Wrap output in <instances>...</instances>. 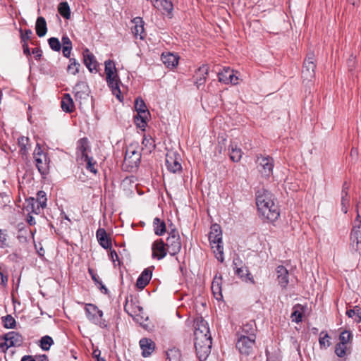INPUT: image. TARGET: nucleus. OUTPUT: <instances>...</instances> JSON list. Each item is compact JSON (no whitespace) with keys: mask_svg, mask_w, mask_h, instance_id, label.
<instances>
[{"mask_svg":"<svg viewBox=\"0 0 361 361\" xmlns=\"http://www.w3.org/2000/svg\"><path fill=\"white\" fill-rule=\"evenodd\" d=\"M274 195L269 191L262 189L256 194V204L260 216L269 221L278 219L280 212L277 204L274 202Z\"/></svg>","mask_w":361,"mask_h":361,"instance_id":"f257e3e1","label":"nucleus"},{"mask_svg":"<svg viewBox=\"0 0 361 361\" xmlns=\"http://www.w3.org/2000/svg\"><path fill=\"white\" fill-rule=\"evenodd\" d=\"M194 332L195 348L197 355L200 361L205 360L211 352L212 337L209 334V329L203 320L200 324H197Z\"/></svg>","mask_w":361,"mask_h":361,"instance_id":"f03ea898","label":"nucleus"},{"mask_svg":"<svg viewBox=\"0 0 361 361\" xmlns=\"http://www.w3.org/2000/svg\"><path fill=\"white\" fill-rule=\"evenodd\" d=\"M104 65L107 84L111 88L113 94L121 101V92L119 87L121 81L117 74L115 63L113 61L109 59L104 62Z\"/></svg>","mask_w":361,"mask_h":361,"instance_id":"7ed1b4c3","label":"nucleus"},{"mask_svg":"<svg viewBox=\"0 0 361 361\" xmlns=\"http://www.w3.org/2000/svg\"><path fill=\"white\" fill-rule=\"evenodd\" d=\"M209 240L213 249L216 258L221 262L224 260V247L222 243V231L221 226L214 224L211 226V231L209 234Z\"/></svg>","mask_w":361,"mask_h":361,"instance_id":"20e7f679","label":"nucleus"},{"mask_svg":"<svg viewBox=\"0 0 361 361\" xmlns=\"http://www.w3.org/2000/svg\"><path fill=\"white\" fill-rule=\"evenodd\" d=\"M87 319L95 325L104 329L107 327V322L103 318V312L94 304L88 303L85 307Z\"/></svg>","mask_w":361,"mask_h":361,"instance_id":"39448f33","label":"nucleus"},{"mask_svg":"<svg viewBox=\"0 0 361 361\" xmlns=\"http://www.w3.org/2000/svg\"><path fill=\"white\" fill-rule=\"evenodd\" d=\"M255 339L240 334L237 339L236 348L241 355L247 357L254 353L256 345Z\"/></svg>","mask_w":361,"mask_h":361,"instance_id":"423d86ee","label":"nucleus"},{"mask_svg":"<svg viewBox=\"0 0 361 361\" xmlns=\"http://www.w3.org/2000/svg\"><path fill=\"white\" fill-rule=\"evenodd\" d=\"M166 245L170 255L174 256L180 252L182 244L178 231L176 229H171L169 233Z\"/></svg>","mask_w":361,"mask_h":361,"instance_id":"0eeeda50","label":"nucleus"},{"mask_svg":"<svg viewBox=\"0 0 361 361\" xmlns=\"http://www.w3.org/2000/svg\"><path fill=\"white\" fill-rule=\"evenodd\" d=\"M315 56L313 52H309L303 62L302 71V77L307 80H311L315 75L316 68Z\"/></svg>","mask_w":361,"mask_h":361,"instance_id":"6e6552de","label":"nucleus"},{"mask_svg":"<svg viewBox=\"0 0 361 361\" xmlns=\"http://www.w3.org/2000/svg\"><path fill=\"white\" fill-rule=\"evenodd\" d=\"M34 158L39 172L42 175L48 173L50 160L47 154L42 152L40 147L35 149Z\"/></svg>","mask_w":361,"mask_h":361,"instance_id":"1a4fd4ad","label":"nucleus"},{"mask_svg":"<svg viewBox=\"0 0 361 361\" xmlns=\"http://www.w3.org/2000/svg\"><path fill=\"white\" fill-rule=\"evenodd\" d=\"M256 162L258 164V170L262 176L269 177L272 174L274 160L271 157L257 156Z\"/></svg>","mask_w":361,"mask_h":361,"instance_id":"9d476101","label":"nucleus"},{"mask_svg":"<svg viewBox=\"0 0 361 361\" xmlns=\"http://www.w3.org/2000/svg\"><path fill=\"white\" fill-rule=\"evenodd\" d=\"M166 247V245L162 239L155 240L152 245V258L158 260L164 258L169 252Z\"/></svg>","mask_w":361,"mask_h":361,"instance_id":"9b49d317","label":"nucleus"},{"mask_svg":"<svg viewBox=\"0 0 361 361\" xmlns=\"http://www.w3.org/2000/svg\"><path fill=\"white\" fill-rule=\"evenodd\" d=\"M180 157L175 152H169L166 155V166L167 169L172 173L180 171L182 166Z\"/></svg>","mask_w":361,"mask_h":361,"instance_id":"f8f14e48","label":"nucleus"},{"mask_svg":"<svg viewBox=\"0 0 361 361\" xmlns=\"http://www.w3.org/2000/svg\"><path fill=\"white\" fill-rule=\"evenodd\" d=\"M218 78L219 82L224 84H233L238 83V77L234 74V71L231 69L230 67H224L223 70L218 73Z\"/></svg>","mask_w":361,"mask_h":361,"instance_id":"ddd939ff","label":"nucleus"},{"mask_svg":"<svg viewBox=\"0 0 361 361\" xmlns=\"http://www.w3.org/2000/svg\"><path fill=\"white\" fill-rule=\"evenodd\" d=\"M1 339L4 341L6 349L10 347L20 346L22 343V336L15 331L6 334Z\"/></svg>","mask_w":361,"mask_h":361,"instance_id":"4468645a","label":"nucleus"},{"mask_svg":"<svg viewBox=\"0 0 361 361\" xmlns=\"http://www.w3.org/2000/svg\"><path fill=\"white\" fill-rule=\"evenodd\" d=\"M90 150L89 141L87 137H82L77 142L76 154L78 159L83 160L87 159L89 156L87 154Z\"/></svg>","mask_w":361,"mask_h":361,"instance_id":"2eb2a0df","label":"nucleus"},{"mask_svg":"<svg viewBox=\"0 0 361 361\" xmlns=\"http://www.w3.org/2000/svg\"><path fill=\"white\" fill-rule=\"evenodd\" d=\"M256 331L257 326L254 320H250L243 324L240 328V331H238L237 335L238 337H239L240 334H244L247 338H256Z\"/></svg>","mask_w":361,"mask_h":361,"instance_id":"dca6fc26","label":"nucleus"},{"mask_svg":"<svg viewBox=\"0 0 361 361\" xmlns=\"http://www.w3.org/2000/svg\"><path fill=\"white\" fill-rule=\"evenodd\" d=\"M154 267H150L144 269L137 279L136 286L138 289L142 290L149 283L152 276V270Z\"/></svg>","mask_w":361,"mask_h":361,"instance_id":"f3484780","label":"nucleus"},{"mask_svg":"<svg viewBox=\"0 0 361 361\" xmlns=\"http://www.w3.org/2000/svg\"><path fill=\"white\" fill-rule=\"evenodd\" d=\"M240 260L238 259H234L233 261V269L235 270V274L240 276L241 279H245V280L250 281L252 284H255V281L250 273L247 267H238V263Z\"/></svg>","mask_w":361,"mask_h":361,"instance_id":"a211bd4d","label":"nucleus"},{"mask_svg":"<svg viewBox=\"0 0 361 361\" xmlns=\"http://www.w3.org/2000/svg\"><path fill=\"white\" fill-rule=\"evenodd\" d=\"M142 350V355L144 357H149L155 349V343L148 338H142L139 342Z\"/></svg>","mask_w":361,"mask_h":361,"instance_id":"6ab92c4d","label":"nucleus"},{"mask_svg":"<svg viewBox=\"0 0 361 361\" xmlns=\"http://www.w3.org/2000/svg\"><path fill=\"white\" fill-rule=\"evenodd\" d=\"M83 61L90 72L97 71V61L94 54L88 49L83 51Z\"/></svg>","mask_w":361,"mask_h":361,"instance_id":"aec40b11","label":"nucleus"},{"mask_svg":"<svg viewBox=\"0 0 361 361\" xmlns=\"http://www.w3.org/2000/svg\"><path fill=\"white\" fill-rule=\"evenodd\" d=\"M350 248L353 252L361 251V229L351 230Z\"/></svg>","mask_w":361,"mask_h":361,"instance_id":"412c9836","label":"nucleus"},{"mask_svg":"<svg viewBox=\"0 0 361 361\" xmlns=\"http://www.w3.org/2000/svg\"><path fill=\"white\" fill-rule=\"evenodd\" d=\"M73 93L76 101L85 99L88 97V86L84 82H78L73 87Z\"/></svg>","mask_w":361,"mask_h":361,"instance_id":"4be33fe9","label":"nucleus"},{"mask_svg":"<svg viewBox=\"0 0 361 361\" xmlns=\"http://www.w3.org/2000/svg\"><path fill=\"white\" fill-rule=\"evenodd\" d=\"M133 25L131 27L132 33L135 37L144 39V21L142 18L136 17L132 20Z\"/></svg>","mask_w":361,"mask_h":361,"instance_id":"5701e85b","label":"nucleus"},{"mask_svg":"<svg viewBox=\"0 0 361 361\" xmlns=\"http://www.w3.org/2000/svg\"><path fill=\"white\" fill-rule=\"evenodd\" d=\"M161 61L168 68H173L177 66L178 63L179 57L173 54L171 52L168 53H163L161 54Z\"/></svg>","mask_w":361,"mask_h":361,"instance_id":"b1692460","label":"nucleus"},{"mask_svg":"<svg viewBox=\"0 0 361 361\" xmlns=\"http://www.w3.org/2000/svg\"><path fill=\"white\" fill-rule=\"evenodd\" d=\"M221 283H222V277L221 276H217L216 275L214 278L213 279L212 283V291L214 296V298L220 300L222 299L223 295L221 293Z\"/></svg>","mask_w":361,"mask_h":361,"instance_id":"393cba45","label":"nucleus"},{"mask_svg":"<svg viewBox=\"0 0 361 361\" xmlns=\"http://www.w3.org/2000/svg\"><path fill=\"white\" fill-rule=\"evenodd\" d=\"M277 281L282 288H286L288 281V271L283 266H279L276 268Z\"/></svg>","mask_w":361,"mask_h":361,"instance_id":"a878e982","label":"nucleus"},{"mask_svg":"<svg viewBox=\"0 0 361 361\" xmlns=\"http://www.w3.org/2000/svg\"><path fill=\"white\" fill-rule=\"evenodd\" d=\"M209 68L207 65H203L200 67L195 74L197 76L196 80L195 81V84L200 88V86L204 85L207 79V76L208 75Z\"/></svg>","mask_w":361,"mask_h":361,"instance_id":"bb28decb","label":"nucleus"},{"mask_svg":"<svg viewBox=\"0 0 361 361\" xmlns=\"http://www.w3.org/2000/svg\"><path fill=\"white\" fill-rule=\"evenodd\" d=\"M26 205H24V209H25L27 213H32L35 214H39L41 210L43 209L38 204L37 201H35V198L30 197L25 199Z\"/></svg>","mask_w":361,"mask_h":361,"instance_id":"cd10ccee","label":"nucleus"},{"mask_svg":"<svg viewBox=\"0 0 361 361\" xmlns=\"http://www.w3.org/2000/svg\"><path fill=\"white\" fill-rule=\"evenodd\" d=\"M97 238L100 245L104 249H108L111 247V241L107 236V233L104 228H99L97 231Z\"/></svg>","mask_w":361,"mask_h":361,"instance_id":"c85d7f7f","label":"nucleus"},{"mask_svg":"<svg viewBox=\"0 0 361 361\" xmlns=\"http://www.w3.org/2000/svg\"><path fill=\"white\" fill-rule=\"evenodd\" d=\"M61 106L63 111L71 113L74 111V103L69 94H65L61 102Z\"/></svg>","mask_w":361,"mask_h":361,"instance_id":"c756f323","label":"nucleus"},{"mask_svg":"<svg viewBox=\"0 0 361 361\" xmlns=\"http://www.w3.org/2000/svg\"><path fill=\"white\" fill-rule=\"evenodd\" d=\"M305 311V307L300 304H296L293 307V312L290 317L292 322L299 323L302 321V314Z\"/></svg>","mask_w":361,"mask_h":361,"instance_id":"7c9ffc66","label":"nucleus"},{"mask_svg":"<svg viewBox=\"0 0 361 361\" xmlns=\"http://www.w3.org/2000/svg\"><path fill=\"white\" fill-rule=\"evenodd\" d=\"M35 30L37 35L39 37H44L47 32V23L44 17L39 16L37 18L35 25Z\"/></svg>","mask_w":361,"mask_h":361,"instance_id":"2f4dec72","label":"nucleus"},{"mask_svg":"<svg viewBox=\"0 0 361 361\" xmlns=\"http://www.w3.org/2000/svg\"><path fill=\"white\" fill-rule=\"evenodd\" d=\"M153 227H154V233L159 236L163 235L166 231V226L165 222L164 221L161 220L158 217H156L154 219Z\"/></svg>","mask_w":361,"mask_h":361,"instance_id":"473e14b6","label":"nucleus"},{"mask_svg":"<svg viewBox=\"0 0 361 361\" xmlns=\"http://www.w3.org/2000/svg\"><path fill=\"white\" fill-rule=\"evenodd\" d=\"M228 152L230 159L234 162L239 161L243 155V152L241 149L238 147L236 145H234L231 144L228 147Z\"/></svg>","mask_w":361,"mask_h":361,"instance_id":"72a5a7b5","label":"nucleus"},{"mask_svg":"<svg viewBox=\"0 0 361 361\" xmlns=\"http://www.w3.org/2000/svg\"><path fill=\"white\" fill-rule=\"evenodd\" d=\"M149 116L150 115H145L144 114H136L133 116L134 121L139 128L144 130L147 126V121H148Z\"/></svg>","mask_w":361,"mask_h":361,"instance_id":"f704fd0d","label":"nucleus"},{"mask_svg":"<svg viewBox=\"0 0 361 361\" xmlns=\"http://www.w3.org/2000/svg\"><path fill=\"white\" fill-rule=\"evenodd\" d=\"M135 109L136 114H144L145 115H150L144 100L141 98H137L135 101Z\"/></svg>","mask_w":361,"mask_h":361,"instance_id":"c9c22d12","label":"nucleus"},{"mask_svg":"<svg viewBox=\"0 0 361 361\" xmlns=\"http://www.w3.org/2000/svg\"><path fill=\"white\" fill-rule=\"evenodd\" d=\"M58 11L60 15L65 19H70L71 18V9L67 2H61L58 6Z\"/></svg>","mask_w":361,"mask_h":361,"instance_id":"e433bc0d","label":"nucleus"},{"mask_svg":"<svg viewBox=\"0 0 361 361\" xmlns=\"http://www.w3.org/2000/svg\"><path fill=\"white\" fill-rule=\"evenodd\" d=\"M166 355L167 361H179L180 353L178 348H172L166 351Z\"/></svg>","mask_w":361,"mask_h":361,"instance_id":"4c0bfd02","label":"nucleus"},{"mask_svg":"<svg viewBox=\"0 0 361 361\" xmlns=\"http://www.w3.org/2000/svg\"><path fill=\"white\" fill-rule=\"evenodd\" d=\"M141 155L138 152L135 150L130 151L128 149L126 153V160L131 159L130 162L132 164L137 165L138 162H140Z\"/></svg>","mask_w":361,"mask_h":361,"instance_id":"58836bf2","label":"nucleus"},{"mask_svg":"<svg viewBox=\"0 0 361 361\" xmlns=\"http://www.w3.org/2000/svg\"><path fill=\"white\" fill-rule=\"evenodd\" d=\"M81 161H84L86 163V169L87 171L92 172L94 174L97 173V169L96 168L97 161L94 160L92 157H88L87 159H83Z\"/></svg>","mask_w":361,"mask_h":361,"instance_id":"ea45409f","label":"nucleus"},{"mask_svg":"<svg viewBox=\"0 0 361 361\" xmlns=\"http://www.w3.org/2000/svg\"><path fill=\"white\" fill-rule=\"evenodd\" d=\"M80 63L73 58H70L69 64L67 67V71L72 74L75 75L79 71Z\"/></svg>","mask_w":361,"mask_h":361,"instance_id":"a19ab883","label":"nucleus"},{"mask_svg":"<svg viewBox=\"0 0 361 361\" xmlns=\"http://www.w3.org/2000/svg\"><path fill=\"white\" fill-rule=\"evenodd\" d=\"M53 344L54 341L49 336H44L40 339V347L43 350H49L51 345Z\"/></svg>","mask_w":361,"mask_h":361,"instance_id":"79ce46f5","label":"nucleus"},{"mask_svg":"<svg viewBox=\"0 0 361 361\" xmlns=\"http://www.w3.org/2000/svg\"><path fill=\"white\" fill-rule=\"evenodd\" d=\"M31 54L34 55V57L36 60H40L42 54V51L40 49V48L36 47L33 49L31 52L27 46L24 45V54H26L27 57H30Z\"/></svg>","mask_w":361,"mask_h":361,"instance_id":"37998d69","label":"nucleus"},{"mask_svg":"<svg viewBox=\"0 0 361 361\" xmlns=\"http://www.w3.org/2000/svg\"><path fill=\"white\" fill-rule=\"evenodd\" d=\"M350 196L345 192H341V210L344 214L348 212L350 206Z\"/></svg>","mask_w":361,"mask_h":361,"instance_id":"c03bdc74","label":"nucleus"},{"mask_svg":"<svg viewBox=\"0 0 361 361\" xmlns=\"http://www.w3.org/2000/svg\"><path fill=\"white\" fill-rule=\"evenodd\" d=\"M319 343L321 348H327L331 345L329 336L326 331H322L319 334Z\"/></svg>","mask_w":361,"mask_h":361,"instance_id":"a18cd8bd","label":"nucleus"},{"mask_svg":"<svg viewBox=\"0 0 361 361\" xmlns=\"http://www.w3.org/2000/svg\"><path fill=\"white\" fill-rule=\"evenodd\" d=\"M47 195L44 191L40 190L37 193V198L35 201H37V204L42 208H45L47 206Z\"/></svg>","mask_w":361,"mask_h":361,"instance_id":"49530a36","label":"nucleus"},{"mask_svg":"<svg viewBox=\"0 0 361 361\" xmlns=\"http://www.w3.org/2000/svg\"><path fill=\"white\" fill-rule=\"evenodd\" d=\"M50 48L54 51H59L61 49V43L56 37H51L48 39Z\"/></svg>","mask_w":361,"mask_h":361,"instance_id":"de8ad7c7","label":"nucleus"},{"mask_svg":"<svg viewBox=\"0 0 361 361\" xmlns=\"http://www.w3.org/2000/svg\"><path fill=\"white\" fill-rule=\"evenodd\" d=\"M2 321L4 323V327L7 329H12L14 327L16 324V321L14 318L11 315H7L6 317H2Z\"/></svg>","mask_w":361,"mask_h":361,"instance_id":"09e8293b","label":"nucleus"},{"mask_svg":"<svg viewBox=\"0 0 361 361\" xmlns=\"http://www.w3.org/2000/svg\"><path fill=\"white\" fill-rule=\"evenodd\" d=\"M352 337V334L348 331H343L339 336V343L346 345Z\"/></svg>","mask_w":361,"mask_h":361,"instance_id":"8fccbe9b","label":"nucleus"},{"mask_svg":"<svg viewBox=\"0 0 361 361\" xmlns=\"http://www.w3.org/2000/svg\"><path fill=\"white\" fill-rule=\"evenodd\" d=\"M24 361H49L48 357L46 355H39L35 357L30 355H24Z\"/></svg>","mask_w":361,"mask_h":361,"instance_id":"3c124183","label":"nucleus"},{"mask_svg":"<svg viewBox=\"0 0 361 361\" xmlns=\"http://www.w3.org/2000/svg\"><path fill=\"white\" fill-rule=\"evenodd\" d=\"M346 345H343L341 343H337L335 348V353L337 355V356L342 357L345 355L346 352Z\"/></svg>","mask_w":361,"mask_h":361,"instance_id":"603ef678","label":"nucleus"},{"mask_svg":"<svg viewBox=\"0 0 361 361\" xmlns=\"http://www.w3.org/2000/svg\"><path fill=\"white\" fill-rule=\"evenodd\" d=\"M358 212V211H357ZM361 229V216L359 213L357 214L355 219L353 223L352 230H360Z\"/></svg>","mask_w":361,"mask_h":361,"instance_id":"864d4df0","label":"nucleus"},{"mask_svg":"<svg viewBox=\"0 0 361 361\" xmlns=\"http://www.w3.org/2000/svg\"><path fill=\"white\" fill-rule=\"evenodd\" d=\"M142 144L145 147H149L150 149H154V147H155L154 141L150 137H145L142 140Z\"/></svg>","mask_w":361,"mask_h":361,"instance_id":"5fc2aeb1","label":"nucleus"},{"mask_svg":"<svg viewBox=\"0 0 361 361\" xmlns=\"http://www.w3.org/2000/svg\"><path fill=\"white\" fill-rule=\"evenodd\" d=\"M6 237V231L0 230V247H4L7 245Z\"/></svg>","mask_w":361,"mask_h":361,"instance_id":"6e6d98bb","label":"nucleus"},{"mask_svg":"<svg viewBox=\"0 0 361 361\" xmlns=\"http://www.w3.org/2000/svg\"><path fill=\"white\" fill-rule=\"evenodd\" d=\"M61 47H72V42L66 35H63L61 39Z\"/></svg>","mask_w":361,"mask_h":361,"instance_id":"4d7b16f0","label":"nucleus"},{"mask_svg":"<svg viewBox=\"0 0 361 361\" xmlns=\"http://www.w3.org/2000/svg\"><path fill=\"white\" fill-rule=\"evenodd\" d=\"M89 274L91 276L92 279L94 281L96 284L101 283V280L99 276L94 273V271L92 269H89Z\"/></svg>","mask_w":361,"mask_h":361,"instance_id":"13d9d810","label":"nucleus"},{"mask_svg":"<svg viewBox=\"0 0 361 361\" xmlns=\"http://www.w3.org/2000/svg\"><path fill=\"white\" fill-rule=\"evenodd\" d=\"M348 66L350 71H352L355 66V59L354 57H351L348 60Z\"/></svg>","mask_w":361,"mask_h":361,"instance_id":"bf43d9fd","label":"nucleus"},{"mask_svg":"<svg viewBox=\"0 0 361 361\" xmlns=\"http://www.w3.org/2000/svg\"><path fill=\"white\" fill-rule=\"evenodd\" d=\"M109 257L114 262H115L116 260H118V255L114 250H110Z\"/></svg>","mask_w":361,"mask_h":361,"instance_id":"052dcab7","label":"nucleus"},{"mask_svg":"<svg viewBox=\"0 0 361 361\" xmlns=\"http://www.w3.org/2000/svg\"><path fill=\"white\" fill-rule=\"evenodd\" d=\"M63 49V54L66 58H70L72 47H61Z\"/></svg>","mask_w":361,"mask_h":361,"instance_id":"680f3d73","label":"nucleus"},{"mask_svg":"<svg viewBox=\"0 0 361 361\" xmlns=\"http://www.w3.org/2000/svg\"><path fill=\"white\" fill-rule=\"evenodd\" d=\"M357 309H360V308L357 306H355L353 310H347L346 314L349 317H353L355 315V314L357 313Z\"/></svg>","mask_w":361,"mask_h":361,"instance_id":"e2e57ef3","label":"nucleus"},{"mask_svg":"<svg viewBox=\"0 0 361 361\" xmlns=\"http://www.w3.org/2000/svg\"><path fill=\"white\" fill-rule=\"evenodd\" d=\"M31 214L32 213H27V221L30 226L35 225L36 224L35 220L34 217L31 215Z\"/></svg>","mask_w":361,"mask_h":361,"instance_id":"0e129e2a","label":"nucleus"},{"mask_svg":"<svg viewBox=\"0 0 361 361\" xmlns=\"http://www.w3.org/2000/svg\"><path fill=\"white\" fill-rule=\"evenodd\" d=\"M355 321L357 323L361 322V312H360V309L357 310V313L355 314Z\"/></svg>","mask_w":361,"mask_h":361,"instance_id":"69168bd1","label":"nucleus"},{"mask_svg":"<svg viewBox=\"0 0 361 361\" xmlns=\"http://www.w3.org/2000/svg\"><path fill=\"white\" fill-rule=\"evenodd\" d=\"M100 355H101V351H100V350H99L97 348L94 349L92 352V356L97 359L100 357Z\"/></svg>","mask_w":361,"mask_h":361,"instance_id":"338daca9","label":"nucleus"},{"mask_svg":"<svg viewBox=\"0 0 361 361\" xmlns=\"http://www.w3.org/2000/svg\"><path fill=\"white\" fill-rule=\"evenodd\" d=\"M349 184L347 183V182H345L343 184V188H342V191L341 192H345L346 193H348V190H349Z\"/></svg>","mask_w":361,"mask_h":361,"instance_id":"774afa93","label":"nucleus"}]
</instances>
